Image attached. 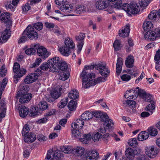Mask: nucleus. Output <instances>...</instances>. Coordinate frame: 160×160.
I'll return each mask as SVG.
<instances>
[{
	"instance_id": "1",
	"label": "nucleus",
	"mask_w": 160,
	"mask_h": 160,
	"mask_svg": "<svg viewBox=\"0 0 160 160\" xmlns=\"http://www.w3.org/2000/svg\"><path fill=\"white\" fill-rule=\"evenodd\" d=\"M95 74L93 73L88 74L84 70H83L81 73L80 76L82 78V85L83 87L87 88L90 87L95 85L96 84L102 82H104L107 80V77H100L96 80L91 79L95 77Z\"/></svg>"
},
{
	"instance_id": "2",
	"label": "nucleus",
	"mask_w": 160,
	"mask_h": 160,
	"mask_svg": "<svg viewBox=\"0 0 160 160\" xmlns=\"http://www.w3.org/2000/svg\"><path fill=\"white\" fill-rule=\"evenodd\" d=\"M142 27L144 30L147 31L144 34L145 39L154 41L160 38V28H157L154 31L150 30L153 28V24L151 22H144Z\"/></svg>"
},
{
	"instance_id": "3",
	"label": "nucleus",
	"mask_w": 160,
	"mask_h": 160,
	"mask_svg": "<svg viewBox=\"0 0 160 160\" xmlns=\"http://www.w3.org/2000/svg\"><path fill=\"white\" fill-rule=\"evenodd\" d=\"M77 129H73L71 130L72 137L75 138H79V140L83 144H87L88 141L91 140V134L89 133L87 134H83L81 131H79Z\"/></svg>"
},
{
	"instance_id": "4",
	"label": "nucleus",
	"mask_w": 160,
	"mask_h": 160,
	"mask_svg": "<svg viewBox=\"0 0 160 160\" xmlns=\"http://www.w3.org/2000/svg\"><path fill=\"white\" fill-rule=\"evenodd\" d=\"M73 4L75 7L72 8V12L75 14H82L89 11L88 6L85 4L79 5L80 2L78 0H73Z\"/></svg>"
},
{
	"instance_id": "5",
	"label": "nucleus",
	"mask_w": 160,
	"mask_h": 160,
	"mask_svg": "<svg viewBox=\"0 0 160 160\" xmlns=\"http://www.w3.org/2000/svg\"><path fill=\"white\" fill-rule=\"evenodd\" d=\"M48 62L50 64V70L53 72H58V66L59 62V58L55 57L50 60H48Z\"/></svg>"
},
{
	"instance_id": "6",
	"label": "nucleus",
	"mask_w": 160,
	"mask_h": 160,
	"mask_svg": "<svg viewBox=\"0 0 160 160\" xmlns=\"http://www.w3.org/2000/svg\"><path fill=\"white\" fill-rule=\"evenodd\" d=\"M26 32L27 36L31 40H36L38 38V34L34 28L29 25L24 31V34Z\"/></svg>"
},
{
	"instance_id": "7",
	"label": "nucleus",
	"mask_w": 160,
	"mask_h": 160,
	"mask_svg": "<svg viewBox=\"0 0 160 160\" xmlns=\"http://www.w3.org/2000/svg\"><path fill=\"white\" fill-rule=\"evenodd\" d=\"M61 154L58 150L53 152L52 150L48 151L46 159L49 160H60Z\"/></svg>"
},
{
	"instance_id": "8",
	"label": "nucleus",
	"mask_w": 160,
	"mask_h": 160,
	"mask_svg": "<svg viewBox=\"0 0 160 160\" xmlns=\"http://www.w3.org/2000/svg\"><path fill=\"white\" fill-rule=\"evenodd\" d=\"M95 68L99 70V73L103 76L107 77L109 74L110 71L106 66L100 64L96 65Z\"/></svg>"
},
{
	"instance_id": "9",
	"label": "nucleus",
	"mask_w": 160,
	"mask_h": 160,
	"mask_svg": "<svg viewBox=\"0 0 160 160\" xmlns=\"http://www.w3.org/2000/svg\"><path fill=\"white\" fill-rule=\"evenodd\" d=\"M38 55L43 59H45L50 55L47 49L43 46H41L37 50Z\"/></svg>"
},
{
	"instance_id": "10",
	"label": "nucleus",
	"mask_w": 160,
	"mask_h": 160,
	"mask_svg": "<svg viewBox=\"0 0 160 160\" xmlns=\"http://www.w3.org/2000/svg\"><path fill=\"white\" fill-rule=\"evenodd\" d=\"M32 95L31 93L20 95L17 94V98H19V102L21 103H25L28 102L31 99Z\"/></svg>"
},
{
	"instance_id": "11",
	"label": "nucleus",
	"mask_w": 160,
	"mask_h": 160,
	"mask_svg": "<svg viewBox=\"0 0 160 160\" xmlns=\"http://www.w3.org/2000/svg\"><path fill=\"white\" fill-rule=\"evenodd\" d=\"M0 19L2 22L7 25H10L12 22L10 19V14L7 12H3L0 15Z\"/></svg>"
},
{
	"instance_id": "12",
	"label": "nucleus",
	"mask_w": 160,
	"mask_h": 160,
	"mask_svg": "<svg viewBox=\"0 0 160 160\" xmlns=\"http://www.w3.org/2000/svg\"><path fill=\"white\" fill-rule=\"evenodd\" d=\"M146 154L150 158H154L158 154V151L154 146H151L147 148L145 151Z\"/></svg>"
},
{
	"instance_id": "13",
	"label": "nucleus",
	"mask_w": 160,
	"mask_h": 160,
	"mask_svg": "<svg viewBox=\"0 0 160 160\" xmlns=\"http://www.w3.org/2000/svg\"><path fill=\"white\" fill-rule=\"evenodd\" d=\"M108 0H98L95 3L96 7L99 10L106 8L108 6Z\"/></svg>"
},
{
	"instance_id": "14",
	"label": "nucleus",
	"mask_w": 160,
	"mask_h": 160,
	"mask_svg": "<svg viewBox=\"0 0 160 160\" xmlns=\"http://www.w3.org/2000/svg\"><path fill=\"white\" fill-rule=\"evenodd\" d=\"M38 75L36 73H32L28 75L25 79V82L30 84L36 81L38 78Z\"/></svg>"
},
{
	"instance_id": "15",
	"label": "nucleus",
	"mask_w": 160,
	"mask_h": 160,
	"mask_svg": "<svg viewBox=\"0 0 160 160\" xmlns=\"http://www.w3.org/2000/svg\"><path fill=\"white\" fill-rule=\"evenodd\" d=\"M85 149L82 147L77 146L73 148L72 154L75 156L81 157L84 153Z\"/></svg>"
},
{
	"instance_id": "16",
	"label": "nucleus",
	"mask_w": 160,
	"mask_h": 160,
	"mask_svg": "<svg viewBox=\"0 0 160 160\" xmlns=\"http://www.w3.org/2000/svg\"><path fill=\"white\" fill-rule=\"evenodd\" d=\"M24 136V140L25 142L31 143L34 142L36 139V137L34 133L30 132Z\"/></svg>"
},
{
	"instance_id": "17",
	"label": "nucleus",
	"mask_w": 160,
	"mask_h": 160,
	"mask_svg": "<svg viewBox=\"0 0 160 160\" xmlns=\"http://www.w3.org/2000/svg\"><path fill=\"white\" fill-rule=\"evenodd\" d=\"M129 12L133 14H138L140 12V8L136 3L132 2L129 5Z\"/></svg>"
},
{
	"instance_id": "18",
	"label": "nucleus",
	"mask_w": 160,
	"mask_h": 160,
	"mask_svg": "<svg viewBox=\"0 0 160 160\" xmlns=\"http://www.w3.org/2000/svg\"><path fill=\"white\" fill-rule=\"evenodd\" d=\"M108 118V116L107 117H105L104 118H102V121L104 122L103 125L107 129H109L111 128H112L113 125V122L111 119H109ZM106 132L105 127H104L103 132Z\"/></svg>"
},
{
	"instance_id": "19",
	"label": "nucleus",
	"mask_w": 160,
	"mask_h": 160,
	"mask_svg": "<svg viewBox=\"0 0 160 160\" xmlns=\"http://www.w3.org/2000/svg\"><path fill=\"white\" fill-rule=\"evenodd\" d=\"M84 122L82 119H77L75 122L72 123L71 126L73 129H80L84 125Z\"/></svg>"
},
{
	"instance_id": "20",
	"label": "nucleus",
	"mask_w": 160,
	"mask_h": 160,
	"mask_svg": "<svg viewBox=\"0 0 160 160\" xmlns=\"http://www.w3.org/2000/svg\"><path fill=\"white\" fill-rule=\"evenodd\" d=\"M135 91V89H132L128 91L124 95L125 97L128 99H135L137 98V95Z\"/></svg>"
},
{
	"instance_id": "21",
	"label": "nucleus",
	"mask_w": 160,
	"mask_h": 160,
	"mask_svg": "<svg viewBox=\"0 0 160 160\" xmlns=\"http://www.w3.org/2000/svg\"><path fill=\"white\" fill-rule=\"evenodd\" d=\"M130 25L128 24L125 27L122 28V29L119 31V35L120 37H126L128 36L130 32Z\"/></svg>"
},
{
	"instance_id": "22",
	"label": "nucleus",
	"mask_w": 160,
	"mask_h": 160,
	"mask_svg": "<svg viewBox=\"0 0 160 160\" xmlns=\"http://www.w3.org/2000/svg\"><path fill=\"white\" fill-rule=\"evenodd\" d=\"M137 151L131 148H128L125 151V155L129 159H133Z\"/></svg>"
},
{
	"instance_id": "23",
	"label": "nucleus",
	"mask_w": 160,
	"mask_h": 160,
	"mask_svg": "<svg viewBox=\"0 0 160 160\" xmlns=\"http://www.w3.org/2000/svg\"><path fill=\"white\" fill-rule=\"evenodd\" d=\"M134 59L133 57L131 55H129L126 58L125 64L127 67L131 68L134 65Z\"/></svg>"
},
{
	"instance_id": "24",
	"label": "nucleus",
	"mask_w": 160,
	"mask_h": 160,
	"mask_svg": "<svg viewBox=\"0 0 160 160\" xmlns=\"http://www.w3.org/2000/svg\"><path fill=\"white\" fill-rule=\"evenodd\" d=\"M99 154L98 152L95 151H91L88 153L86 157L87 160H96Z\"/></svg>"
},
{
	"instance_id": "25",
	"label": "nucleus",
	"mask_w": 160,
	"mask_h": 160,
	"mask_svg": "<svg viewBox=\"0 0 160 160\" xmlns=\"http://www.w3.org/2000/svg\"><path fill=\"white\" fill-rule=\"evenodd\" d=\"M11 34V31L9 29H6L1 33L2 39L3 42H5L9 38Z\"/></svg>"
},
{
	"instance_id": "26",
	"label": "nucleus",
	"mask_w": 160,
	"mask_h": 160,
	"mask_svg": "<svg viewBox=\"0 0 160 160\" xmlns=\"http://www.w3.org/2000/svg\"><path fill=\"white\" fill-rule=\"evenodd\" d=\"M27 71L25 69H21L19 73L15 74L13 77V81L14 82L16 83L18 81V78H20L26 73Z\"/></svg>"
},
{
	"instance_id": "27",
	"label": "nucleus",
	"mask_w": 160,
	"mask_h": 160,
	"mask_svg": "<svg viewBox=\"0 0 160 160\" xmlns=\"http://www.w3.org/2000/svg\"><path fill=\"white\" fill-rule=\"evenodd\" d=\"M70 48L66 46L61 47L59 48V51L61 54L65 56H68L71 53Z\"/></svg>"
},
{
	"instance_id": "28",
	"label": "nucleus",
	"mask_w": 160,
	"mask_h": 160,
	"mask_svg": "<svg viewBox=\"0 0 160 160\" xmlns=\"http://www.w3.org/2000/svg\"><path fill=\"white\" fill-rule=\"evenodd\" d=\"M73 8V6L71 4L69 5V7L66 6L65 5H63L60 7V9L63 12L66 13H72V8Z\"/></svg>"
},
{
	"instance_id": "29",
	"label": "nucleus",
	"mask_w": 160,
	"mask_h": 160,
	"mask_svg": "<svg viewBox=\"0 0 160 160\" xmlns=\"http://www.w3.org/2000/svg\"><path fill=\"white\" fill-rule=\"evenodd\" d=\"M65 46L70 48L73 49L75 48V45L72 40L69 38H67L64 41Z\"/></svg>"
},
{
	"instance_id": "30",
	"label": "nucleus",
	"mask_w": 160,
	"mask_h": 160,
	"mask_svg": "<svg viewBox=\"0 0 160 160\" xmlns=\"http://www.w3.org/2000/svg\"><path fill=\"white\" fill-rule=\"evenodd\" d=\"M136 102L133 100H127L123 103V106L125 108L129 107L132 109L135 108Z\"/></svg>"
},
{
	"instance_id": "31",
	"label": "nucleus",
	"mask_w": 160,
	"mask_h": 160,
	"mask_svg": "<svg viewBox=\"0 0 160 160\" xmlns=\"http://www.w3.org/2000/svg\"><path fill=\"white\" fill-rule=\"evenodd\" d=\"M93 117L94 116L97 118H101L102 121V118H104L105 117H107L108 115L107 113H104L100 111H96L93 112L92 113Z\"/></svg>"
},
{
	"instance_id": "32",
	"label": "nucleus",
	"mask_w": 160,
	"mask_h": 160,
	"mask_svg": "<svg viewBox=\"0 0 160 160\" xmlns=\"http://www.w3.org/2000/svg\"><path fill=\"white\" fill-rule=\"evenodd\" d=\"M149 135L148 132L145 131H142L140 132L138 135V139L140 141H142L147 139L149 137Z\"/></svg>"
},
{
	"instance_id": "33",
	"label": "nucleus",
	"mask_w": 160,
	"mask_h": 160,
	"mask_svg": "<svg viewBox=\"0 0 160 160\" xmlns=\"http://www.w3.org/2000/svg\"><path fill=\"white\" fill-rule=\"evenodd\" d=\"M68 96L71 99H75L79 97V93L77 90L73 89L68 93Z\"/></svg>"
},
{
	"instance_id": "34",
	"label": "nucleus",
	"mask_w": 160,
	"mask_h": 160,
	"mask_svg": "<svg viewBox=\"0 0 160 160\" xmlns=\"http://www.w3.org/2000/svg\"><path fill=\"white\" fill-rule=\"evenodd\" d=\"M29 109L25 106L22 107L19 110V114L21 117L24 118L28 114Z\"/></svg>"
},
{
	"instance_id": "35",
	"label": "nucleus",
	"mask_w": 160,
	"mask_h": 160,
	"mask_svg": "<svg viewBox=\"0 0 160 160\" xmlns=\"http://www.w3.org/2000/svg\"><path fill=\"white\" fill-rule=\"evenodd\" d=\"M92 113L88 111L85 112L81 116V119L84 120H88L92 119Z\"/></svg>"
},
{
	"instance_id": "36",
	"label": "nucleus",
	"mask_w": 160,
	"mask_h": 160,
	"mask_svg": "<svg viewBox=\"0 0 160 160\" xmlns=\"http://www.w3.org/2000/svg\"><path fill=\"white\" fill-rule=\"evenodd\" d=\"M135 93L137 94V97L138 96L141 98H143L146 93V92L144 90L139 87H137L135 89Z\"/></svg>"
},
{
	"instance_id": "37",
	"label": "nucleus",
	"mask_w": 160,
	"mask_h": 160,
	"mask_svg": "<svg viewBox=\"0 0 160 160\" xmlns=\"http://www.w3.org/2000/svg\"><path fill=\"white\" fill-rule=\"evenodd\" d=\"M58 72H59L60 70L64 72L66 71L68 68V65L67 63L64 61L59 62V64L58 66Z\"/></svg>"
},
{
	"instance_id": "38",
	"label": "nucleus",
	"mask_w": 160,
	"mask_h": 160,
	"mask_svg": "<svg viewBox=\"0 0 160 160\" xmlns=\"http://www.w3.org/2000/svg\"><path fill=\"white\" fill-rule=\"evenodd\" d=\"M158 16V12L156 10H152L148 15V17L151 20L155 21Z\"/></svg>"
},
{
	"instance_id": "39",
	"label": "nucleus",
	"mask_w": 160,
	"mask_h": 160,
	"mask_svg": "<svg viewBox=\"0 0 160 160\" xmlns=\"http://www.w3.org/2000/svg\"><path fill=\"white\" fill-rule=\"evenodd\" d=\"M149 102L150 103L147 107V110L152 113L154 110L156 103L153 101H151Z\"/></svg>"
},
{
	"instance_id": "40",
	"label": "nucleus",
	"mask_w": 160,
	"mask_h": 160,
	"mask_svg": "<svg viewBox=\"0 0 160 160\" xmlns=\"http://www.w3.org/2000/svg\"><path fill=\"white\" fill-rule=\"evenodd\" d=\"M102 137V135L100 133L97 132L92 134V139L94 142L98 141L101 140Z\"/></svg>"
},
{
	"instance_id": "41",
	"label": "nucleus",
	"mask_w": 160,
	"mask_h": 160,
	"mask_svg": "<svg viewBox=\"0 0 160 160\" xmlns=\"http://www.w3.org/2000/svg\"><path fill=\"white\" fill-rule=\"evenodd\" d=\"M69 76V74L66 72H59V78L60 79L62 80H65L68 79Z\"/></svg>"
},
{
	"instance_id": "42",
	"label": "nucleus",
	"mask_w": 160,
	"mask_h": 160,
	"mask_svg": "<svg viewBox=\"0 0 160 160\" xmlns=\"http://www.w3.org/2000/svg\"><path fill=\"white\" fill-rule=\"evenodd\" d=\"M29 90V87L27 85L24 86L21 88L20 90L18 92L17 94L22 95L27 94V93Z\"/></svg>"
},
{
	"instance_id": "43",
	"label": "nucleus",
	"mask_w": 160,
	"mask_h": 160,
	"mask_svg": "<svg viewBox=\"0 0 160 160\" xmlns=\"http://www.w3.org/2000/svg\"><path fill=\"white\" fill-rule=\"evenodd\" d=\"M77 105V103L76 102L72 100L69 102L68 107L70 110L72 111L76 108Z\"/></svg>"
},
{
	"instance_id": "44",
	"label": "nucleus",
	"mask_w": 160,
	"mask_h": 160,
	"mask_svg": "<svg viewBox=\"0 0 160 160\" xmlns=\"http://www.w3.org/2000/svg\"><path fill=\"white\" fill-rule=\"evenodd\" d=\"M113 46L115 51H118L121 49L122 47L120 40H116L114 42Z\"/></svg>"
},
{
	"instance_id": "45",
	"label": "nucleus",
	"mask_w": 160,
	"mask_h": 160,
	"mask_svg": "<svg viewBox=\"0 0 160 160\" xmlns=\"http://www.w3.org/2000/svg\"><path fill=\"white\" fill-rule=\"evenodd\" d=\"M148 134L152 136L156 135L158 133L157 129L155 128L151 127L148 128Z\"/></svg>"
},
{
	"instance_id": "46",
	"label": "nucleus",
	"mask_w": 160,
	"mask_h": 160,
	"mask_svg": "<svg viewBox=\"0 0 160 160\" xmlns=\"http://www.w3.org/2000/svg\"><path fill=\"white\" fill-rule=\"evenodd\" d=\"M68 101V98H66L61 100L60 102L58 104V107L60 108H63L67 104Z\"/></svg>"
},
{
	"instance_id": "47",
	"label": "nucleus",
	"mask_w": 160,
	"mask_h": 160,
	"mask_svg": "<svg viewBox=\"0 0 160 160\" xmlns=\"http://www.w3.org/2000/svg\"><path fill=\"white\" fill-rule=\"evenodd\" d=\"M24 68H20V65L18 62H16L14 63L13 66V72L15 74L19 73L20 70Z\"/></svg>"
},
{
	"instance_id": "48",
	"label": "nucleus",
	"mask_w": 160,
	"mask_h": 160,
	"mask_svg": "<svg viewBox=\"0 0 160 160\" xmlns=\"http://www.w3.org/2000/svg\"><path fill=\"white\" fill-rule=\"evenodd\" d=\"M16 6L12 2H8L7 5H6V7L7 9L8 10H10L12 12H14L16 8Z\"/></svg>"
},
{
	"instance_id": "49",
	"label": "nucleus",
	"mask_w": 160,
	"mask_h": 160,
	"mask_svg": "<svg viewBox=\"0 0 160 160\" xmlns=\"http://www.w3.org/2000/svg\"><path fill=\"white\" fill-rule=\"evenodd\" d=\"M72 150L73 148L70 146L63 147L62 150L63 152L66 153H72Z\"/></svg>"
},
{
	"instance_id": "50",
	"label": "nucleus",
	"mask_w": 160,
	"mask_h": 160,
	"mask_svg": "<svg viewBox=\"0 0 160 160\" xmlns=\"http://www.w3.org/2000/svg\"><path fill=\"white\" fill-rule=\"evenodd\" d=\"M128 143L129 145L133 147H136L138 144L137 139L135 138H132L129 139L128 141Z\"/></svg>"
},
{
	"instance_id": "51",
	"label": "nucleus",
	"mask_w": 160,
	"mask_h": 160,
	"mask_svg": "<svg viewBox=\"0 0 160 160\" xmlns=\"http://www.w3.org/2000/svg\"><path fill=\"white\" fill-rule=\"evenodd\" d=\"M127 72L131 75L136 77L138 73L137 68L136 67H134L133 68L128 69L127 70Z\"/></svg>"
},
{
	"instance_id": "52",
	"label": "nucleus",
	"mask_w": 160,
	"mask_h": 160,
	"mask_svg": "<svg viewBox=\"0 0 160 160\" xmlns=\"http://www.w3.org/2000/svg\"><path fill=\"white\" fill-rule=\"evenodd\" d=\"M51 95L52 98L56 99L60 96L61 92H58L57 90H54L51 92Z\"/></svg>"
},
{
	"instance_id": "53",
	"label": "nucleus",
	"mask_w": 160,
	"mask_h": 160,
	"mask_svg": "<svg viewBox=\"0 0 160 160\" xmlns=\"http://www.w3.org/2000/svg\"><path fill=\"white\" fill-rule=\"evenodd\" d=\"M27 37L26 32L25 34H24V31L22 34V36L20 37L18 40V43H24L28 39Z\"/></svg>"
},
{
	"instance_id": "54",
	"label": "nucleus",
	"mask_w": 160,
	"mask_h": 160,
	"mask_svg": "<svg viewBox=\"0 0 160 160\" xmlns=\"http://www.w3.org/2000/svg\"><path fill=\"white\" fill-rule=\"evenodd\" d=\"M29 131V129L28 125L25 124L23 126L22 132V135L23 136H25L28 133Z\"/></svg>"
},
{
	"instance_id": "55",
	"label": "nucleus",
	"mask_w": 160,
	"mask_h": 160,
	"mask_svg": "<svg viewBox=\"0 0 160 160\" xmlns=\"http://www.w3.org/2000/svg\"><path fill=\"white\" fill-rule=\"evenodd\" d=\"M50 67V64L48 62H44L40 66V68L44 71L47 70Z\"/></svg>"
},
{
	"instance_id": "56",
	"label": "nucleus",
	"mask_w": 160,
	"mask_h": 160,
	"mask_svg": "<svg viewBox=\"0 0 160 160\" xmlns=\"http://www.w3.org/2000/svg\"><path fill=\"white\" fill-rule=\"evenodd\" d=\"M6 111V108H0V122L1 121L2 118L5 117Z\"/></svg>"
},
{
	"instance_id": "57",
	"label": "nucleus",
	"mask_w": 160,
	"mask_h": 160,
	"mask_svg": "<svg viewBox=\"0 0 160 160\" xmlns=\"http://www.w3.org/2000/svg\"><path fill=\"white\" fill-rule=\"evenodd\" d=\"M39 105L40 108L42 110L47 109L48 107V105L47 102H40Z\"/></svg>"
},
{
	"instance_id": "58",
	"label": "nucleus",
	"mask_w": 160,
	"mask_h": 160,
	"mask_svg": "<svg viewBox=\"0 0 160 160\" xmlns=\"http://www.w3.org/2000/svg\"><path fill=\"white\" fill-rule=\"evenodd\" d=\"M30 113L29 114V116L31 117L35 116L37 115L38 113L36 107L32 108V109H30Z\"/></svg>"
},
{
	"instance_id": "59",
	"label": "nucleus",
	"mask_w": 160,
	"mask_h": 160,
	"mask_svg": "<svg viewBox=\"0 0 160 160\" xmlns=\"http://www.w3.org/2000/svg\"><path fill=\"white\" fill-rule=\"evenodd\" d=\"M85 35L84 33H80V34L77 36H76V39L78 42L83 41V40L85 38Z\"/></svg>"
},
{
	"instance_id": "60",
	"label": "nucleus",
	"mask_w": 160,
	"mask_h": 160,
	"mask_svg": "<svg viewBox=\"0 0 160 160\" xmlns=\"http://www.w3.org/2000/svg\"><path fill=\"white\" fill-rule=\"evenodd\" d=\"M34 27L38 30H40L42 28L43 24L42 22H38L34 24Z\"/></svg>"
},
{
	"instance_id": "61",
	"label": "nucleus",
	"mask_w": 160,
	"mask_h": 160,
	"mask_svg": "<svg viewBox=\"0 0 160 160\" xmlns=\"http://www.w3.org/2000/svg\"><path fill=\"white\" fill-rule=\"evenodd\" d=\"M148 3L149 1L148 0H141L139 2L140 6L143 7L147 6Z\"/></svg>"
},
{
	"instance_id": "62",
	"label": "nucleus",
	"mask_w": 160,
	"mask_h": 160,
	"mask_svg": "<svg viewBox=\"0 0 160 160\" xmlns=\"http://www.w3.org/2000/svg\"><path fill=\"white\" fill-rule=\"evenodd\" d=\"M123 9L127 13H129V5L127 3H124L122 5H121V8Z\"/></svg>"
},
{
	"instance_id": "63",
	"label": "nucleus",
	"mask_w": 160,
	"mask_h": 160,
	"mask_svg": "<svg viewBox=\"0 0 160 160\" xmlns=\"http://www.w3.org/2000/svg\"><path fill=\"white\" fill-rule=\"evenodd\" d=\"M35 50L32 48H28L25 51V53L28 55H31L35 53Z\"/></svg>"
},
{
	"instance_id": "64",
	"label": "nucleus",
	"mask_w": 160,
	"mask_h": 160,
	"mask_svg": "<svg viewBox=\"0 0 160 160\" xmlns=\"http://www.w3.org/2000/svg\"><path fill=\"white\" fill-rule=\"evenodd\" d=\"M151 97L152 96L150 94L146 93V95L142 99L146 101L150 102L151 101H153L151 99Z\"/></svg>"
}]
</instances>
